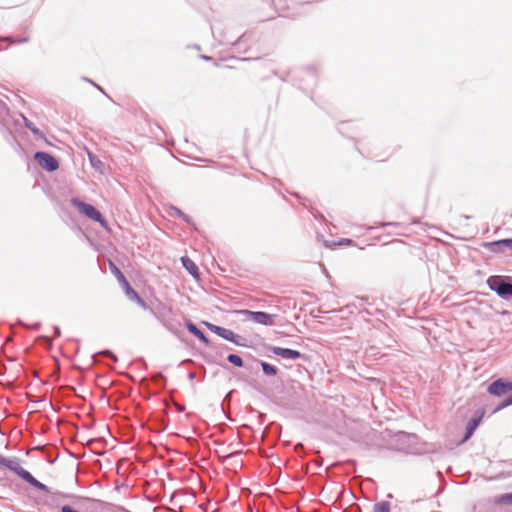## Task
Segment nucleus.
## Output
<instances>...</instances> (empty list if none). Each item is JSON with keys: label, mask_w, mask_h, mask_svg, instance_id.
I'll return each instance as SVG.
<instances>
[{"label": "nucleus", "mask_w": 512, "mask_h": 512, "mask_svg": "<svg viewBox=\"0 0 512 512\" xmlns=\"http://www.w3.org/2000/svg\"><path fill=\"white\" fill-rule=\"evenodd\" d=\"M0 464L3 466H6L11 471L15 472L19 477H21L23 480H25L30 485L40 489V490H47L46 485L40 483L38 480H36L30 472L22 468L17 462L0 457Z\"/></svg>", "instance_id": "obj_1"}, {"label": "nucleus", "mask_w": 512, "mask_h": 512, "mask_svg": "<svg viewBox=\"0 0 512 512\" xmlns=\"http://www.w3.org/2000/svg\"><path fill=\"white\" fill-rule=\"evenodd\" d=\"M71 203L73 204V206L78 208V210L81 213H83L85 216H87L88 218H90L96 222H99L101 224V226H103V227L107 226V223H106L105 219L102 217L101 213L92 205L84 203L78 199H72Z\"/></svg>", "instance_id": "obj_2"}, {"label": "nucleus", "mask_w": 512, "mask_h": 512, "mask_svg": "<svg viewBox=\"0 0 512 512\" xmlns=\"http://www.w3.org/2000/svg\"><path fill=\"white\" fill-rule=\"evenodd\" d=\"M487 283L501 297H512V284L505 283L501 276H492Z\"/></svg>", "instance_id": "obj_3"}, {"label": "nucleus", "mask_w": 512, "mask_h": 512, "mask_svg": "<svg viewBox=\"0 0 512 512\" xmlns=\"http://www.w3.org/2000/svg\"><path fill=\"white\" fill-rule=\"evenodd\" d=\"M236 313L249 316L255 323L262 324L265 326H272L275 324L276 315L269 314L261 311H250V310H238Z\"/></svg>", "instance_id": "obj_4"}, {"label": "nucleus", "mask_w": 512, "mask_h": 512, "mask_svg": "<svg viewBox=\"0 0 512 512\" xmlns=\"http://www.w3.org/2000/svg\"><path fill=\"white\" fill-rule=\"evenodd\" d=\"M34 158L46 171L53 172L59 167L56 158L47 152H36Z\"/></svg>", "instance_id": "obj_5"}, {"label": "nucleus", "mask_w": 512, "mask_h": 512, "mask_svg": "<svg viewBox=\"0 0 512 512\" xmlns=\"http://www.w3.org/2000/svg\"><path fill=\"white\" fill-rule=\"evenodd\" d=\"M205 325L211 332L217 334L225 340L238 344V335H236L232 330L222 328L211 323H205Z\"/></svg>", "instance_id": "obj_6"}, {"label": "nucleus", "mask_w": 512, "mask_h": 512, "mask_svg": "<svg viewBox=\"0 0 512 512\" xmlns=\"http://www.w3.org/2000/svg\"><path fill=\"white\" fill-rule=\"evenodd\" d=\"M511 391H512V383L504 382L501 379L494 381L488 387L489 394L494 395V396H502Z\"/></svg>", "instance_id": "obj_7"}, {"label": "nucleus", "mask_w": 512, "mask_h": 512, "mask_svg": "<svg viewBox=\"0 0 512 512\" xmlns=\"http://www.w3.org/2000/svg\"><path fill=\"white\" fill-rule=\"evenodd\" d=\"M124 292H125V295L128 297V299L136 302L140 307H142L143 309H146L147 308V305L145 303V301L139 296V294L131 287V285L129 284V282H125L123 285H121Z\"/></svg>", "instance_id": "obj_8"}, {"label": "nucleus", "mask_w": 512, "mask_h": 512, "mask_svg": "<svg viewBox=\"0 0 512 512\" xmlns=\"http://www.w3.org/2000/svg\"><path fill=\"white\" fill-rule=\"evenodd\" d=\"M272 352L285 359H298L301 357V353L299 351L289 348L273 347Z\"/></svg>", "instance_id": "obj_9"}, {"label": "nucleus", "mask_w": 512, "mask_h": 512, "mask_svg": "<svg viewBox=\"0 0 512 512\" xmlns=\"http://www.w3.org/2000/svg\"><path fill=\"white\" fill-rule=\"evenodd\" d=\"M484 416V412L481 411L479 412L478 414H476L469 422H468V425H467V428H466V434H465V437H464V441L468 440L474 433V431L476 430V428L478 427V425L480 424L482 418Z\"/></svg>", "instance_id": "obj_10"}, {"label": "nucleus", "mask_w": 512, "mask_h": 512, "mask_svg": "<svg viewBox=\"0 0 512 512\" xmlns=\"http://www.w3.org/2000/svg\"><path fill=\"white\" fill-rule=\"evenodd\" d=\"M181 262L184 266V268L194 277V278H198L199 276V269L197 267V265L194 263L193 260H191L190 258L184 256L181 258Z\"/></svg>", "instance_id": "obj_11"}, {"label": "nucleus", "mask_w": 512, "mask_h": 512, "mask_svg": "<svg viewBox=\"0 0 512 512\" xmlns=\"http://www.w3.org/2000/svg\"><path fill=\"white\" fill-rule=\"evenodd\" d=\"M187 329L190 333H192L194 336H196L201 342L208 344L209 341L205 334L197 328V326L191 322L187 323Z\"/></svg>", "instance_id": "obj_12"}, {"label": "nucleus", "mask_w": 512, "mask_h": 512, "mask_svg": "<svg viewBox=\"0 0 512 512\" xmlns=\"http://www.w3.org/2000/svg\"><path fill=\"white\" fill-rule=\"evenodd\" d=\"M496 505H512V493L497 496L493 500Z\"/></svg>", "instance_id": "obj_13"}, {"label": "nucleus", "mask_w": 512, "mask_h": 512, "mask_svg": "<svg viewBox=\"0 0 512 512\" xmlns=\"http://www.w3.org/2000/svg\"><path fill=\"white\" fill-rule=\"evenodd\" d=\"M110 270L115 275L117 280L121 285H123L125 282H127V279L123 275V273L120 271V269L112 262H110Z\"/></svg>", "instance_id": "obj_14"}, {"label": "nucleus", "mask_w": 512, "mask_h": 512, "mask_svg": "<svg viewBox=\"0 0 512 512\" xmlns=\"http://www.w3.org/2000/svg\"><path fill=\"white\" fill-rule=\"evenodd\" d=\"M390 502L388 501H381L374 505L373 511L374 512H390Z\"/></svg>", "instance_id": "obj_15"}, {"label": "nucleus", "mask_w": 512, "mask_h": 512, "mask_svg": "<svg viewBox=\"0 0 512 512\" xmlns=\"http://www.w3.org/2000/svg\"><path fill=\"white\" fill-rule=\"evenodd\" d=\"M486 247H492V246H505L509 249H512V239H503L495 242H490L484 244Z\"/></svg>", "instance_id": "obj_16"}, {"label": "nucleus", "mask_w": 512, "mask_h": 512, "mask_svg": "<svg viewBox=\"0 0 512 512\" xmlns=\"http://www.w3.org/2000/svg\"><path fill=\"white\" fill-rule=\"evenodd\" d=\"M261 367H262V370L263 372L266 374V375H276L277 374V368L266 363V362H262L261 363Z\"/></svg>", "instance_id": "obj_17"}, {"label": "nucleus", "mask_w": 512, "mask_h": 512, "mask_svg": "<svg viewBox=\"0 0 512 512\" xmlns=\"http://www.w3.org/2000/svg\"><path fill=\"white\" fill-rule=\"evenodd\" d=\"M25 126L32 131V133L36 136L41 135L40 130L31 122L28 118L23 117Z\"/></svg>", "instance_id": "obj_18"}, {"label": "nucleus", "mask_w": 512, "mask_h": 512, "mask_svg": "<svg viewBox=\"0 0 512 512\" xmlns=\"http://www.w3.org/2000/svg\"><path fill=\"white\" fill-rule=\"evenodd\" d=\"M227 359L230 363L234 364L237 367L243 366V361L241 357L236 354H230Z\"/></svg>", "instance_id": "obj_19"}, {"label": "nucleus", "mask_w": 512, "mask_h": 512, "mask_svg": "<svg viewBox=\"0 0 512 512\" xmlns=\"http://www.w3.org/2000/svg\"><path fill=\"white\" fill-rule=\"evenodd\" d=\"M172 210L174 211V213L177 216L182 217L185 221L189 222V217L185 213H183L180 209L173 207Z\"/></svg>", "instance_id": "obj_20"}, {"label": "nucleus", "mask_w": 512, "mask_h": 512, "mask_svg": "<svg viewBox=\"0 0 512 512\" xmlns=\"http://www.w3.org/2000/svg\"><path fill=\"white\" fill-rule=\"evenodd\" d=\"M509 405H512V396L507 398L497 410Z\"/></svg>", "instance_id": "obj_21"}, {"label": "nucleus", "mask_w": 512, "mask_h": 512, "mask_svg": "<svg viewBox=\"0 0 512 512\" xmlns=\"http://www.w3.org/2000/svg\"><path fill=\"white\" fill-rule=\"evenodd\" d=\"M61 512H79V511L73 509L70 506H63L62 509H61Z\"/></svg>", "instance_id": "obj_22"}, {"label": "nucleus", "mask_w": 512, "mask_h": 512, "mask_svg": "<svg viewBox=\"0 0 512 512\" xmlns=\"http://www.w3.org/2000/svg\"><path fill=\"white\" fill-rule=\"evenodd\" d=\"M351 242H352V241H351L350 239H346V240H344V241L340 242V244L350 245V244H351Z\"/></svg>", "instance_id": "obj_23"}, {"label": "nucleus", "mask_w": 512, "mask_h": 512, "mask_svg": "<svg viewBox=\"0 0 512 512\" xmlns=\"http://www.w3.org/2000/svg\"><path fill=\"white\" fill-rule=\"evenodd\" d=\"M0 103H2V101H0Z\"/></svg>", "instance_id": "obj_24"}]
</instances>
